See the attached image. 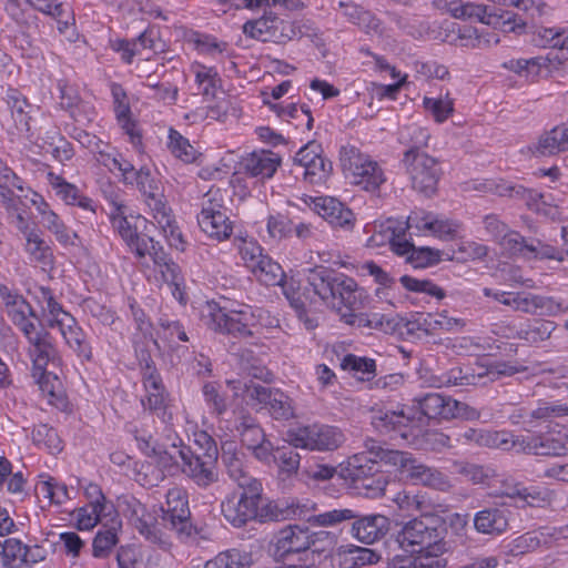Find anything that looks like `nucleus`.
Listing matches in <instances>:
<instances>
[{
  "label": "nucleus",
  "mask_w": 568,
  "mask_h": 568,
  "mask_svg": "<svg viewBox=\"0 0 568 568\" xmlns=\"http://www.w3.org/2000/svg\"><path fill=\"white\" fill-rule=\"evenodd\" d=\"M413 131L419 139L415 142L416 145L404 152L402 163L409 175L413 189L425 196H432L437 191L442 169L437 159L420 150L419 145H426L429 139L427 131L420 128H414Z\"/></svg>",
  "instance_id": "5"
},
{
  "label": "nucleus",
  "mask_w": 568,
  "mask_h": 568,
  "mask_svg": "<svg viewBox=\"0 0 568 568\" xmlns=\"http://www.w3.org/2000/svg\"><path fill=\"white\" fill-rule=\"evenodd\" d=\"M239 488L240 493L233 491L221 503L222 515L233 527L242 528L251 521H278L288 517L297 519L292 510L301 505H292L286 510L281 509L277 504L263 498L262 484Z\"/></svg>",
  "instance_id": "2"
},
{
  "label": "nucleus",
  "mask_w": 568,
  "mask_h": 568,
  "mask_svg": "<svg viewBox=\"0 0 568 568\" xmlns=\"http://www.w3.org/2000/svg\"><path fill=\"white\" fill-rule=\"evenodd\" d=\"M0 297L7 315L19 329L32 322L29 317L38 318L32 306L16 290L0 284Z\"/></svg>",
  "instance_id": "30"
},
{
  "label": "nucleus",
  "mask_w": 568,
  "mask_h": 568,
  "mask_svg": "<svg viewBox=\"0 0 568 568\" xmlns=\"http://www.w3.org/2000/svg\"><path fill=\"white\" fill-rule=\"evenodd\" d=\"M305 524L306 521L303 520ZM302 525H288L282 528L275 541V555L285 558L290 555L304 552L316 544L317 540H326L329 545L334 544V535L329 531L321 530L310 531L312 527Z\"/></svg>",
  "instance_id": "20"
},
{
  "label": "nucleus",
  "mask_w": 568,
  "mask_h": 568,
  "mask_svg": "<svg viewBox=\"0 0 568 568\" xmlns=\"http://www.w3.org/2000/svg\"><path fill=\"white\" fill-rule=\"evenodd\" d=\"M462 230L460 222L440 219L435 214L429 233L440 240L453 241L459 236Z\"/></svg>",
  "instance_id": "57"
},
{
  "label": "nucleus",
  "mask_w": 568,
  "mask_h": 568,
  "mask_svg": "<svg viewBox=\"0 0 568 568\" xmlns=\"http://www.w3.org/2000/svg\"><path fill=\"white\" fill-rule=\"evenodd\" d=\"M45 230L52 233L55 240L64 246L77 245L78 234L68 227L61 217L51 210L50 205L39 195L32 200Z\"/></svg>",
  "instance_id": "28"
},
{
  "label": "nucleus",
  "mask_w": 568,
  "mask_h": 568,
  "mask_svg": "<svg viewBox=\"0 0 568 568\" xmlns=\"http://www.w3.org/2000/svg\"><path fill=\"white\" fill-rule=\"evenodd\" d=\"M251 272L266 286L280 285L284 277L282 266L267 255L258 260V265L253 266Z\"/></svg>",
  "instance_id": "47"
},
{
  "label": "nucleus",
  "mask_w": 568,
  "mask_h": 568,
  "mask_svg": "<svg viewBox=\"0 0 568 568\" xmlns=\"http://www.w3.org/2000/svg\"><path fill=\"white\" fill-rule=\"evenodd\" d=\"M458 442L475 443L479 446L496 447L504 450L511 449L513 434L509 432H487L467 428L458 434Z\"/></svg>",
  "instance_id": "36"
},
{
  "label": "nucleus",
  "mask_w": 568,
  "mask_h": 568,
  "mask_svg": "<svg viewBox=\"0 0 568 568\" xmlns=\"http://www.w3.org/2000/svg\"><path fill=\"white\" fill-rule=\"evenodd\" d=\"M106 199L111 205L110 220L113 229L136 257H145L149 250L156 243L151 236L140 231L141 226L145 225L146 219L134 214L116 192L111 191Z\"/></svg>",
  "instance_id": "6"
},
{
  "label": "nucleus",
  "mask_w": 568,
  "mask_h": 568,
  "mask_svg": "<svg viewBox=\"0 0 568 568\" xmlns=\"http://www.w3.org/2000/svg\"><path fill=\"white\" fill-rule=\"evenodd\" d=\"M202 393L211 413L222 415L227 410L226 397L221 393L217 384L205 383L202 387Z\"/></svg>",
  "instance_id": "62"
},
{
  "label": "nucleus",
  "mask_w": 568,
  "mask_h": 568,
  "mask_svg": "<svg viewBox=\"0 0 568 568\" xmlns=\"http://www.w3.org/2000/svg\"><path fill=\"white\" fill-rule=\"evenodd\" d=\"M499 244L510 254L525 258H529L530 251H534V242H528L521 234L510 230L501 237Z\"/></svg>",
  "instance_id": "54"
},
{
  "label": "nucleus",
  "mask_w": 568,
  "mask_h": 568,
  "mask_svg": "<svg viewBox=\"0 0 568 568\" xmlns=\"http://www.w3.org/2000/svg\"><path fill=\"white\" fill-rule=\"evenodd\" d=\"M243 33L262 42L275 43H283L302 36L296 22L282 20L271 10H265L258 19L246 21L243 24Z\"/></svg>",
  "instance_id": "18"
},
{
  "label": "nucleus",
  "mask_w": 568,
  "mask_h": 568,
  "mask_svg": "<svg viewBox=\"0 0 568 568\" xmlns=\"http://www.w3.org/2000/svg\"><path fill=\"white\" fill-rule=\"evenodd\" d=\"M221 450L222 463L226 468L227 475L239 487H252V485L254 487L261 484L244 469L241 453L237 450L234 442L223 443Z\"/></svg>",
  "instance_id": "32"
},
{
  "label": "nucleus",
  "mask_w": 568,
  "mask_h": 568,
  "mask_svg": "<svg viewBox=\"0 0 568 568\" xmlns=\"http://www.w3.org/2000/svg\"><path fill=\"white\" fill-rule=\"evenodd\" d=\"M341 367L362 381H369L376 374V363L373 358L347 354L341 362Z\"/></svg>",
  "instance_id": "48"
},
{
  "label": "nucleus",
  "mask_w": 568,
  "mask_h": 568,
  "mask_svg": "<svg viewBox=\"0 0 568 568\" xmlns=\"http://www.w3.org/2000/svg\"><path fill=\"white\" fill-rule=\"evenodd\" d=\"M55 328L60 331L65 344L78 357L87 362L92 359L91 344L88 341L87 334L73 316L65 318V321L60 323Z\"/></svg>",
  "instance_id": "34"
},
{
  "label": "nucleus",
  "mask_w": 568,
  "mask_h": 568,
  "mask_svg": "<svg viewBox=\"0 0 568 568\" xmlns=\"http://www.w3.org/2000/svg\"><path fill=\"white\" fill-rule=\"evenodd\" d=\"M168 146L171 153L185 163H192L196 159V150L189 140L174 129H170Z\"/></svg>",
  "instance_id": "52"
},
{
  "label": "nucleus",
  "mask_w": 568,
  "mask_h": 568,
  "mask_svg": "<svg viewBox=\"0 0 568 568\" xmlns=\"http://www.w3.org/2000/svg\"><path fill=\"white\" fill-rule=\"evenodd\" d=\"M163 521L166 527L175 531L181 540L207 538L204 528H197L192 524L187 495L180 487L171 488L166 493V509L164 510Z\"/></svg>",
  "instance_id": "16"
},
{
  "label": "nucleus",
  "mask_w": 568,
  "mask_h": 568,
  "mask_svg": "<svg viewBox=\"0 0 568 568\" xmlns=\"http://www.w3.org/2000/svg\"><path fill=\"white\" fill-rule=\"evenodd\" d=\"M121 511L135 529L152 544L162 542V537L155 526V518L146 507L135 497L125 496L119 504Z\"/></svg>",
  "instance_id": "25"
},
{
  "label": "nucleus",
  "mask_w": 568,
  "mask_h": 568,
  "mask_svg": "<svg viewBox=\"0 0 568 568\" xmlns=\"http://www.w3.org/2000/svg\"><path fill=\"white\" fill-rule=\"evenodd\" d=\"M32 376L34 377L39 388L44 397H47L49 404L54 405L58 408L65 406V398L62 393L55 390V384H60L57 376L47 372V367L33 368Z\"/></svg>",
  "instance_id": "45"
},
{
  "label": "nucleus",
  "mask_w": 568,
  "mask_h": 568,
  "mask_svg": "<svg viewBox=\"0 0 568 568\" xmlns=\"http://www.w3.org/2000/svg\"><path fill=\"white\" fill-rule=\"evenodd\" d=\"M510 510L505 505H494L474 516L475 529L485 535H501L509 525Z\"/></svg>",
  "instance_id": "31"
},
{
  "label": "nucleus",
  "mask_w": 568,
  "mask_h": 568,
  "mask_svg": "<svg viewBox=\"0 0 568 568\" xmlns=\"http://www.w3.org/2000/svg\"><path fill=\"white\" fill-rule=\"evenodd\" d=\"M557 324L549 320H528L518 332L517 337L529 345H538L550 338Z\"/></svg>",
  "instance_id": "42"
},
{
  "label": "nucleus",
  "mask_w": 568,
  "mask_h": 568,
  "mask_svg": "<svg viewBox=\"0 0 568 568\" xmlns=\"http://www.w3.org/2000/svg\"><path fill=\"white\" fill-rule=\"evenodd\" d=\"M443 529L433 518H414L405 523L396 535L399 547L410 552H422L424 549L450 551L452 545L444 540Z\"/></svg>",
  "instance_id": "11"
},
{
  "label": "nucleus",
  "mask_w": 568,
  "mask_h": 568,
  "mask_svg": "<svg viewBox=\"0 0 568 568\" xmlns=\"http://www.w3.org/2000/svg\"><path fill=\"white\" fill-rule=\"evenodd\" d=\"M511 449L518 453L540 456H561L568 452V436L555 435H514Z\"/></svg>",
  "instance_id": "23"
},
{
  "label": "nucleus",
  "mask_w": 568,
  "mask_h": 568,
  "mask_svg": "<svg viewBox=\"0 0 568 568\" xmlns=\"http://www.w3.org/2000/svg\"><path fill=\"white\" fill-rule=\"evenodd\" d=\"M557 59L555 52H549L546 55H538L530 59H516L505 63V67L520 75L527 78L537 77L541 69H549L554 65V61Z\"/></svg>",
  "instance_id": "43"
},
{
  "label": "nucleus",
  "mask_w": 568,
  "mask_h": 568,
  "mask_svg": "<svg viewBox=\"0 0 568 568\" xmlns=\"http://www.w3.org/2000/svg\"><path fill=\"white\" fill-rule=\"evenodd\" d=\"M454 468L474 484H485L494 476L493 469L473 463L456 462Z\"/></svg>",
  "instance_id": "58"
},
{
  "label": "nucleus",
  "mask_w": 568,
  "mask_h": 568,
  "mask_svg": "<svg viewBox=\"0 0 568 568\" xmlns=\"http://www.w3.org/2000/svg\"><path fill=\"white\" fill-rule=\"evenodd\" d=\"M24 252L30 262L39 264L42 270H51L54 265V255L49 243L42 237L38 230L24 237Z\"/></svg>",
  "instance_id": "40"
},
{
  "label": "nucleus",
  "mask_w": 568,
  "mask_h": 568,
  "mask_svg": "<svg viewBox=\"0 0 568 568\" xmlns=\"http://www.w3.org/2000/svg\"><path fill=\"white\" fill-rule=\"evenodd\" d=\"M345 290L342 285H331L332 296L325 298L324 304L335 308L341 313L342 320L346 324L354 325L356 321L358 326L379 327L383 322L377 314L372 318H364L362 315L357 316L354 311L359 310L362 306L363 291L358 287L354 278L348 276V283H345Z\"/></svg>",
  "instance_id": "17"
},
{
  "label": "nucleus",
  "mask_w": 568,
  "mask_h": 568,
  "mask_svg": "<svg viewBox=\"0 0 568 568\" xmlns=\"http://www.w3.org/2000/svg\"><path fill=\"white\" fill-rule=\"evenodd\" d=\"M338 8L343 10V16L353 24L359 27L366 32L377 31L379 29V20L375 16L365 10L363 7L353 2H338Z\"/></svg>",
  "instance_id": "44"
},
{
  "label": "nucleus",
  "mask_w": 568,
  "mask_h": 568,
  "mask_svg": "<svg viewBox=\"0 0 568 568\" xmlns=\"http://www.w3.org/2000/svg\"><path fill=\"white\" fill-rule=\"evenodd\" d=\"M240 433L241 440L247 449H251L255 445L263 443L266 439V435L264 429L260 426V424L250 415H243L240 419V423L236 427Z\"/></svg>",
  "instance_id": "50"
},
{
  "label": "nucleus",
  "mask_w": 568,
  "mask_h": 568,
  "mask_svg": "<svg viewBox=\"0 0 568 568\" xmlns=\"http://www.w3.org/2000/svg\"><path fill=\"white\" fill-rule=\"evenodd\" d=\"M333 170L332 162L322 154L303 171V178L313 185L325 183Z\"/></svg>",
  "instance_id": "56"
},
{
  "label": "nucleus",
  "mask_w": 568,
  "mask_h": 568,
  "mask_svg": "<svg viewBox=\"0 0 568 568\" xmlns=\"http://www.w3.org/2000/svg\"><path fill=\"white\" fill-rule=\"evenodd\" d=\"M409 424L410 417L404 410L377 409L372 415L373 427L382 434L397 432L403 438H407L406 428Z\"/></svg>",
  "instance_id": "37"
},
{
  "label": "nucleus",
  "mask_w": 568,
  "mask_h": 568,
  "mask_svg": "<svg viewBox=\"0 0 568 568\" xmlns=\"http://www.w3.org/2000/svg\"><path fill=\"white\" fill-rule=\"evenodd\" d=\"M31 435L37 446L48 449L51 454H58L63 449L57 430L45 424L36 426Z\"/></svg>",
  "instance_id": "51"
},
{
  "label": "nucleus",
  "mask_w": 568,
  "mask_h": 568,
  "mask_svg": "<svg viewBox=\"0 0 568 568\" xmlns=\"http://www.w3.org/2000/svg\"><path fill=\"white\" fill-rule=\"evenodd\" d=\"M207 313L203 315L205 325L221 334L232 335L234 337L253 336V328L256 325V315L248 305L239 310L226 311L216 303H209Z\"/></svg>",
  "instance_id": "13"
},
{
  "label": "nucleus",
  "mask_w": 568,
  "mask_h": 568,
  "mask_svg": "<svg viewBox=\"0 0 568 568\" xmlns=\"http://www.w3.org/2000/svg\"><path fill=\"white\" fill-rule=\"evenodd\" d=\"M8 104L11 109V114L18 131L29 132L31 116L29 115L30 111L28 109H30L31 105L28 103L27 99L17 91H13L8 95Z\"/></svg>",
  "instance_id": "49"
},
{
  "label": "nucleus",
  "mask_w": 568,
  "mask_h": 568,
  "mask_svg": "<svg viewBox=\"0 0 568 568\" xmlns=\"http://www.w3.org/2000/svg\"><path fill=\"white\" fill-rule=\"evenodd\" d=\"M247 404L256 412L265 410L274 420L288 422L297 418L294 399L280 388L250 381L244 384Z\"/></svg>",
  "instance_id": "12"
},
{
  "label": "nucleus",
  "mask_w": 568,
  "mask_h": 568,
  "mask_svg": "<svg viewBox=\"0 0 568 568\" xmlns=\"http://www.w3.org/2000/svg\"><path fill=\"white\" fill-rule=\"evenodd\" d=\"M110 509L87 505L77 510V526L80 530L92 529L103 516L110 514Z\"/></svg>",
  "instance_id": "60"
},
{
  "label": "nucleus",
  "mask_w": 568,
  "mask_h": 568,
  "mask_svg": "<svg viewBox=\"0 0 568 568\" xmlns=\"http://www.w3.org/2000/svg\"><path fill=\"white\" fill-rule=\"evenodd\" d=\"M148 255L153 260L162 280L169 285L174 286L175 291H180L183 284L180 266L168 256L163 247L156 242L149 250Z\"/></svg>",
  "instance_id": "39"
},
{
  "label": "nucleus",
  "mask_w": 568,
  "mask_h": 568,
  "mask_svg": "<svg viewBox=\"0 0 568 568\" xmlns=\"http://www.w3.org/2000/svg\"><path fill=\"white\" fill-rule=\"evenodd\" d=\"M313 210L327 221L333 227L352 230L355 216L339 200L331 196H318L312 200Z\"/></svg>",
  "instance_id": "27"
},
{
  "label": "nucleus",
  "mask_w": 568,
  "mask_h": 568,
  "mask_svg": "<svg viewBox=\"0 0 568 568\" xmlns=\"http://www.w3.org/2000/svg\"><path fill=\"white\" fill-rule=\"evenodd\" d=\"M266 229L272 239L282 240L292 235L293 222L285 214H271L267 217Z\"/></svg>",
  "instance_id": "64"
},
{
  "label": "nucleus",
  "mask_w": 568,
  "mask_h": 568,
  "mask_svg": "<svg viewBox=\"0 0 568 568\" xmlns=\"http://www.w3.org/2000/svg\"><path fill=\"white\" fill-rule=\"evenodd\" d=\"M365 450L353 455L347 462L348 476L354 487L367 498H379L386 495L387 486L392 483L390 475L382 470L379 458Z\"/></svg>",
  "instance_id": "8"
},
{
  "label": "nucleus",
  "mask_w": 568,
  "mask_h": 568,
  "mask_svg": "<svg viewBox=\"0 0 568 568\" xmlns=\"http://www.w3.org/2000/svg\"><path fill=\"white\" fill-rule=\"evenodd\" d=\"M341 161L352 182L366 191H376L386 181L379 164L355 148L344 150Z\"/></svg>",
  "instance_id": "19"
},
{
  "label": "nucleus",
  "mask_w": 568,
  "mask_h": 568,
  "mask_svg": "<svg viewBox=\"0 0 568 568\" xmlns=\"http://www.w3.org/2000/svg\"><path fill=\"white\" fill-rule=\"evenodd\" d=\"M197 214L200 229L211 239L219 242L229 240L233 233V222L226 214L224 192L210 189L201 200Z\"/></svg>",
  "instance_id": "14"
},
{
  "label": "nucleus",
  "mask_w": 568,
  "mask_h": 568,
  "mask_svg": "<svg viewBox=\"0 0 568 568\" xmlns=\"http://www.w3.org/2000/svg\"><path fill=\"white\" fill-rule=\"evenodd\" d=\"M128 185H136L143 193L155 223L169 240L170 245L183 250L182 234L175 225L171 209L166 205L163 194L160 192L158 181L151 176L150 169L142 166L136 170L132 182H129Z\"/></svg>",
  "instance_id": "7"
},
{
  "label": "nucleus",
  "mask_w": 568,
  "mask_h": 568,
  "mask_svg": "<svg viewBox=\"0 0 568 568\" xmlns=\"http://www.w3.org/2000/svg\"><path fill=\"white\" fill-rule=\"evenodd\" d=\"M518 369L507 363L496 362L490 365L476 364L475 366L453 367L440 376H434L430 386H486L497 381L500 376H511Z\"/></svg>",
  "instance_id": "10"
},
{
  "label": "nucleus",
  "mask_w": 568,
  "mask_h": 568,
  "mask_svg": "<svg viewBox=\"0 0 568 568\" xmlns=\"http://www.w3.org/2000/svg\"><path fill=\"white\" fill-rule=\"evenodd\" d=\"M568 151V122L545 131L534 146V153L541 156L556 155Z\"/></svg>",
  "instance_id": "35"
},
{
  "label": "nucleus",
  "mask_w": 568,
  "mask_h": 568,
  "mask_svg": "<svg viewBox=\"0 0 568 568\" xmlns=\"http://www.w3.org/2000/svg\"><path fill=\"white\" fill-rule=\"evenodd\" d=\"M28 342V355L33 368L47 367L57 355L54 338L42 324L31 322L20 329Z\"/></svg>",
  "instance_id": "24"
},
{
  "label": "nucleus",
  "mask_w": 568,
  "mask_h": 568,
  "mask_svg": "<svg viewBox=\"0 0 568 568\" xmlns=\"http://www.w3.org/2000/svg\"><path fill=\"white\" fill-rule=\"evenodd\" d=\"M387 240L393 251L398 255L409 254L408 260L415 267H427L442 261V252L439 250L427 246L415 247L405 239V230L395 227L394 220H388L385 225Z\"/></svg>",
  "instance_id": "22"
},
{
  "label": "nucleus",
  "mask_w": 568,
  "mask_h": 568,
  "mask_svg": "<svg viewBox=\"0 0 568 568\" xmlns=\"http://www.w3.org/2000/svg\"><path fill=\"white\" fill-rule=\"evenodd\" d=\"M136 440L140 449L148 456L168 457L172 463H176L179 456L183 462V474L200 488H207L219 480L217 459L192 452V448L184 446L181 439L179 444L173 442L170 449L158 444L152 436L136 437Z\"/></svg>",
  "instance_id": "4"
},
{
  "label": "nucleus",
  "mask_w": 568,
  "mask_h": 568,
  "mask_svg": "<svg viewBox=\"0 0 568 568\" xmlns=\"http://www.w3.org/2000/svg\"><path fill=\"white\" fill-rule=\"evenodd\" d=\"M116 542L118 534L115 526L98 531L92 544L93 556L97 558H104L109 556Z\"/></svg>",
  "instance_id": "59"
},
{
  "label": "nucleus",
  "mask_w": 568,
  "mask_h": 568,
  "mask_svg": "<svg viewBox=\"0 0 568 568\" xmlns=\"http://www.w3.org/2000/svg\"><path fill=\"white\" fill-rule=\"evenodd\" d=\"M252 564L251 554L239 549H229L207 560L203 568H251Z\"/></svg>",
  "instance_id": "46"
},
{
  "label": "nucleus",
  "mask_w": 568,
  "mask_h": 568,
  "mask_svg": "<svg viewBox=\"0 0 568 568\" xmlns=\"http://www.w3.org/2000/svg\"><path fill=\"white\" fill-rule=\"evenodd\" d=\"M282 158L272 151L253 152L243 159V171L253 178L270 179L277 171Z\"/></svg>",
  "instance_id": "33"
},
{
  "label": "nucleus",
  "mask_w": 568,
  "mask_h": 568,
  "mask_svg": "<svg viewBox=\"0 0 568 568\" xmlns=\"http://www.w3.org/2000/svg\"><path fill=\"white\" fill-rule=\"evenodd\" d=\"M191 71L195 77V83L204 99H214L217 90L222 87V79L216 69L200 62H194L191 65Z\"/></svg>",
  "instance_id": "41"
},
{
  "label": "nucleus",
  "mask_w": 568,
  "mask_h": 568,
  "mask_svg": "<svg viewBox=\"0 0 568 568\" xmlns=\"http://www.w3.org/2000/svg\"><path fill=\"white\" fill-rule=\"evenodd\" d=\"M298 520L323 528L337 527L352 521L349 535L361 544L373 545L382 540L390 527L389 518L382 514H359L351 508H335L317 513L316 504L297 506L292 510Z\"/></svg>",
  "instance_id": "1"
},
{
  "label": "nucleus",
  "mask_w": 568,
  "mask_h": 568,
  "mask_svg": "<svg viewBox=\"0 0 568 568\" xmlns=\"http://www.w3.org/2000/svg\"><path fill=\"white\" fill-rule=\"evenodd\" d=\"M306 283V288L324 303L325 298L332 296V286L329 285L339 284L345 290L346 284L344 283H348V276L325 266H315L307 270Z\"/></svg>",
  "instance_id": "29"
},
{
  "label": "nucleus",
  "mask_w": 568,
  "mask_h": 568,
  "mask_svg": "<svg viewBox=\"0 0 568 568\" xmlns=\"http://www.w3.org/2000/svg\"><path fill=\"white\" fill-rule=\"evenodd\" d=\"M420 413L428 419L449 420L463 418L467 420L478 419L479 412L464 402L438 393H428L417 399Z\"/></svg>",
  "instance_id": "21"
},
{
  "label": "nucleus",
  "mask_w": 568,
  "mask_h": 568,
  "mask_svg": "<svg viewBox=\"0 0 568 568\" xmlns=\"http://www.w3.org/2000/svg\"><path fill=\"white\" fill-rule=\"evenodd\" d=\"M510 307L530 315L556 316L568 312V306L551 296L515 292Z\"/></svg>",
  "instance_id": "26"
},
{
  "label": "nucleus",
  "mask_w": 568,
  "mask_h": 568,
  "mask_svg": "<svg viewBox=\"0 0 568 568\" xmlns=\"http://www.w3.org/2000/svg\"><path fill=\"white\" fill-rule=\"evenodd\" d=\"M448 14L455 19H478L481 23L500 27L504 32L523 33L526 29V20L513 11L488 12L485 4L464 3L460 0L449 1Z\"/></svg>",
  "instance_id": "15"
},
{
  "label": "nucleus",
  "mask_w": 568,
  "mask_h": 568,
  "mask_svg": "<svg viewBox=\"0 0 568 568\" xmlns=\"http://www.w3.org/2000/svg\"><path fill=\"white\" fill-rule=\"evenodd\" d=\"M399 282L406 290L412 292L426 293L437 300H442L446 296L442 287L428 280H417L409 275H403Z\"/></svg>",
  "instance_id": "61"
},
{
  "label": "nucleus",
  "mask_w": 568,
  "mask_h": 568,
  "mask_svg": "<svg viewBox=\"0 0 568 568\" xmlns=\"http://www.w3.org/2000/svg\"><path fill=\"white\" fill-rule=\"evenodd\" d=\"M365 447L385 465L392 466L407 481L439 491H448L453 485L440 469L428 466L412 453L389 449L373 438L365 439Z\"/></svg>",
  "instance_id": "3"
},
{
  "label": "nucleus",
  "mask_w": 568,
  "mask_h": 568,
  "mask_svg": "<svg viewBox=\"0 0 568 568\" xmlns=\"http://www.w3.org/2000/svg\"><path fill=\"white\" fill-rule=\"evenodd\" d=\"M286 442L293 448L311 452H333L345 442L341 428L323 423L296 424L286 430Z\"/></svg>",
  "instance_id": "9"
},
{
  "label": "nucleus",
  "mask_w": 568,
  "mask_h": 568,
  "mask_svg": "<svg viewBox=\"0 0 568 568\" xmlns=\"http://www.w3.org/2000/svg\"><path fill=\"white\" fill-rule=\"evenodd\" d=\"M273 460L282 473L288 475L296 473L300 467L301 456L292 447H277L274 450Z\"/></svg>",
  "instance_id": "63"
},
{
  "label": "nucleus",
  "mask_w": 568,
  "mask_h": 568,
  "mask_svg": "<svg viewBox=\"0 0 568 568\" xmlns=\"http://www.w3.org/2000/svg\"><path fill=\"white\" fill-rule=\"evenodd\" d=\"M26 545L17 538H8L1 541L0 555L3 566L8 568L18 567L23 564Z\"/></svg>",
  "instance_id": "55"
},
{
  "label": "nucleus",
  "mask_w": 568,
  "mask_h": 568,
  "mask_svg": "<svg viewBox=\"0 0 568 568\" xmlns=\"http://www.w3.org/2000/svg\"><path fill=\"white\" fill-rule=\"evenodd\" d=\"M48 181L57 195L64 201L65 204L77 205L91 213L95 212L93 201L83 195L74 184L67 182L62 176L57 175L53 172L48 173Z\"/></svg>",
  "instance_id": "38"
},
{
  "label": "nucleus",
  "mask_w": 568,
  "mask_h": 568,
  "mask_svg": "<svg viewBox=\"0 0 568 568\" xmlns=\"http://www.w3.org/2000/svg\"><path fill=\"white\" fill-rule=\"evenodd\" d=\"M423 105L437 123L445 122L454 112V102L448 95L445 98L425 97Z\"/></svg>",
  "instance_id": "53"
}]
</instances>
